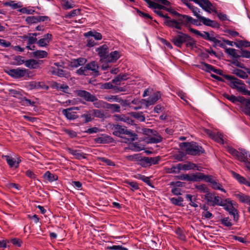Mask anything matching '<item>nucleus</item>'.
<instances>
[{
	"label": "nucleus",
	"instance_id": "34",
	"mask_svg": "<svg viewBox=\"0 0 250 250\" xmlns=\"http://www.w3.org/2000/svg\"><path fill=\"white\" fill-rule=\"evenodd\" d=\"M198 181L200 180H204L205 181L212 184L215 180L211 176L205 175L202 173H197Z\"/></svg>",
	"mask_w": 250,
	"mask_h": 250
},
{
	"label": "nucleus",
	"instance_id": "58",
	"mask_svg": "<svg viewBox=\"0 0 250 250\" xmlns=\"http://www.w3.org/2000/svg\"><path fill=\"white\" fill-rule=\"evenodd\" d=\"M239 58L243 57L246 58H250V51L246 50L241 49L240 51H238Z\"/></svg>",
	"mask_w": 250,
	"mask_h": 250
},
{
	"label": "nucleus",
	"instance_id": "51",
	"mask_svg": "<svg viewBox=\"0 0 250 250\" xmlns=\"http://www.w3.org/2000/svg\"><path fill=\"white\" fill-rule=\"evenodd\" d=\"M110 137L109 136H102L95 139L97 143L105 144L109 141Z\"/></svg>",
	"mask_w": 250,
	"mask_h": 250
},
{
	"label": "nucleus",
	"instance_id": "36",
	"mask_svg": "<svg viewBox=\"0 0 250 250\" xmlns=\"http://www.w3.org/2000/svg\"><path fill=\"white\" fill-rule=\"evenodd\" d=\"M232 174L233 177L235 178L240 183L247 185L248 184L249 181H247L246 178L241 176L240 174L232 171Z\"/></svg>",
	"mask_w": 250,
	"mask_h": 250
},
{
	"label": "nucleus",
	"instance_id": "14",
	"mask_svg": "<svg viewBox=\"0 0 250 250\" xmlns=\"http://www.w3.org/2000/svg\"><path fill=\"white\" fill-rule=\"evenodd\" d=\"M52 35L51 34L47 33L44 35L42 38L38 40L37 42V45L41 47H46L51 41Z\"/></svg>",
	"mask_w": 250,
	"mask_h": 250
},
{
	"label": "nucleus",
	"instance_id": "33",
	"mask_svg": "<svg viewBox=\"0 0 250 250\" xmlns=\"http://www.w3.org/2000/svg\"><path fill=\"white\" fill-rule=\"evenodd\" d=\"M85 37H93L96 40H101L102 39V35L101 33L96 31H90L84 34Z\"/></svg>",
	"mask_w": 250,
	"mask_h": 250
},
{
	"label": "nucleus",
	"instance_id": "26",
	"mask_svg": "<svg viewBox=\"0 0 250 250\" xmlns=\"http://www.w3.org/2000/svg\"><path fill=\"white\" fill-rule=\"evenodd\" d=\"M43 178L49 182H53L58 180V177L57 175L52 173L49 171H46L43 175Z\"/></svg>",
	"mask_w": 250,
	"mask_h": 250
},
{
	"label": "nucleus",
	"instance_id": "46",
	"mask_svg": "<svg viewBox=\"0 0 250 250\" xmlns=\"http://www.w3.org/2000/svg\"><path fill=\"white\" fill-rule=\"evenodd\" d=\"M106 107L113 112H119L121 110V107L118 104H111L106 103Z\"/></svg>",
	"mask_w": 250,
	"mask_h": 250
},
{
	"label": "nucleus",
	"instance_id": "61",
	"mask_svg": "<svg viewBox=\"0 0 250 250\" xmlns=\"http://www.w3.org/2000/svg\"><path fill=\"white\" fill-rule=\"evenodd\" d=\"M161 160L160 156H157L155 157H149L150 165L158 164Z\"/></svg>",
	"mask_w": 250,
	"mask_h": 250
},
{
	"label": "nucleus",
	"instance_id": "19",
	"mask_svg": "<svg viewBox=\"0 0 250 250\" xmlns=\"http://www.w3.org/2000/svg\"><path fill=\"white\" fill-rule=\"evenodd\" d=\"M223 207H224V208L229 212V213L233 216L234 219H238V215L237 213V210L235 209L231 203H230L229 202H226L225 203V206Z\"/></svg>",
	"mask_w": 250,
	"mask_h": 250
},
{
	"label": "nucleus",
	"instance_id": "59",
	"mask_svg": "<svg viewBox=\"0 0 250 250\" xmlns=\"http://www.w3.org/2000/svg\"><path fill=\"white\" fill-rule=\"evenodd\" d=\"M76 73L79 75H87L88 71L86 68V66H82L76 71Z\"/></svg>",
	"mask_w": 250,
	"mask_h": 250
},
{
	"label": "nucleus",
	"instance_id": "7",
	"mask_svg": "<svg viewBox=\"0 0 250 250\" xmlns=\"http://www.w3.org/2000/svg\"><path fill=\"white\" fill-rule=\"evenodd\" d=\"M224 78L230 82V86L232 88L243 90L245 88V84L241 80L229 75H225Z\"/></svg>",
	"mask_w": 250,
	"mask_h": 250
},
{
	"label": "nucleus",
	"instance_id": "30",
	"mask_svg": "<svg viewBox=\"0 0 250 250\" xmlns=\"http://www.w3.org/2000/svg\"><path fill=\"white\" fill-rule=\"evenodd\" d=\"M206 40L212 42L215 45H218L221 47H224V44L219 40L217 39L212 34L208 33V37L207 38Z\"/></svg>",
	"mask_w": 250,
	"mask_h": 250
},
{
	"label": "nucleus",
	"instance_id": "21",
	"mask_svg": "<svg viewBox=\"0 0 250 250\" xmlns=\"http://www.w3.org/2000/svg\"><path fill=\"white\" fill-rule=\"evenodd\" d=\"M42 61H37L34 59H29L25 61V65L30 69H37L40 67Z\"/></svg>",
	"mask_w": 250,
	"mask_h": 250
},
{
	"label": "nucleus",
	"instance_id": "31",
	"mask_svg": "<svg viewBox=\"0 0 250 250\" xmlns=\"http://www.w3.org/2000/svg\"><path fill=\"white\" fill-rule=\"evenodd\" d=\"M87 71L91 70L94 72H98L99 66L97 62L92 61L85 65Z\"/></svg>",
	"mask_w": 250,
	"mask_h": 250
},
{
	"label": "nucleus",
	"instance_id": "28",
	"mask_svg": "<svg viewBox=\"0 0 250 250\" xmlns=\"http://www.w3.org/2000/svg\"><path fill=\"white\" fill-rule=\"evenodd\" d=\"M32 56L36 58L42 59L47 57L48 53L44 50H38L32 53Z\"/></svg>",
	"mask_w": 250,
	"mask_h": 250
},
{
	"label": "nucleus",
	"instance_id": "62",
	"mask_svg": "<svg viewBox=\"0 0 250 250\" xmlns=\"http://www.w3.org/2000/svg\"><path fill=\"white\" fill-rule=\"evenodd\" d=\"M80 14V10L79 9H74L69 12L66 15L67 18H71L77 16Z\"/></svg>",
	"mask_w": 250,
	"mask_h": 250
},
{
	"label": "nucleus",
	"instance_id": "8",
	"mask_svg": "<svg viewBox=\"0 0 250 250\" xmlns=\"http://www.w3.org/2000/svg\"><path fill=\"white\" fill-rule=\"evenodd\" d=\"M224 97L233 103L236 104L239 102L244 104L245 107L243 109V111L246 108V104L247 102L250 101V99H246L243 97L240 96L236 97L233 95H229L227 93L224 94Z\"/></svg>",
	"mask_w": 250,
	"mask_h": 250
},
{
	"label": "nucleus",
	"instance_id": "39",
	"mask_svg": "<svg viewBox=\"0 0 250 250\" xmlns=\"http://www.w3.org/2000/svg\"><path fill=\"white\" fill-rule=\"evenodd\" d=\"M81 118L83 119V121L85 123L91 122L93 119L91 110L87 111L84 113L83 114L81 115Z\"/></svg>",
	"mask_w": 250,
	"mask_h": 250
},
{
	"label": "nucleus",
	"instance_id": "1",
	"mask_svg": "<svg viewBox=\"0 0 250 250\" xmlns=\"http://www.w3.org/2000/svg\"><path fill=\"white\" fill-rule=\"evenodd\" d=\"M178 35L174 36L172 40V42L178 47H181L183 43H186L187 47H193L196 43L194 40L188 34L180 31H176Z\"/></svg>",
	"mask_w": 250,
	"mask_h": 250
},
{
	"label": "nucleus",
	"instance_id": "16",
	"mask_svg": "<svg viewBox=\"0 0 250 250\" xmlns=\"http://www.w3.org/2000/svg\"><path fill=\"white\" fill-rule=\"evenodd\" d=\"M178 168L181 169V170H188L195 169L198 170H200L196 164L190 162H187L185 164H178Z\"/></svg>",
	"mask_w": 250,
	"mask_h": 250
},
{
	"label": "nucleus",
	"instance_id": "64",
	"mask_svg": "<svg viewBox=\"0 0 250 250\" xmlns=\"http://www.w3.org/2000/svg\"><path fill=\"white\" fill-rule=\"evenodd\" d=\"M110 250H127V249L119 245H113L107 247Z\"/></svg>",
	"mask_w": 250,
	"mask_h": 250
},
{
	"label": "nucleus",
	"instance_id": "41",
	"mask_svg": "<svg viewBox=\"0 0 250 250\" xmlns=\"http://www.w3.org/2000/svg\"><path fill=\"white\" fill-rule=\"evenodd\" d=\"M62 5L64 9H69L75 6L74 2L72 0H63Z\"/></svg>",
	"mask_w": 250,
	"mask_h": 250
},
{
	"label": "nucleus",
	"instance_id": "18",
	"mask_svg": "<svg viewBox=\"0 0 250 250\" xmlns=\"http://www.w3.org/2000/svg\"><path fill=\"white\" fill-rule=\"evenodd\" d=\"M199 21L201 22L203 24L206 26H210L213 28H219V24L215 21H212L208 18L204 17H200Z\"/></svg>",
	"mask_w": 250,
	"mask_h": 250
},
{
	"label": "nucleus",
	"instance_id": "54",
	"mask_svg": "<svg viewBox=\"0 0 250 250\" xmlns=\"http://www.w3.org/2000/svg\"><path fill=\"white\" fill-rule=\"evenodd\" d=\"M195 188L201 193H207L208 192V189L207 186L205 184L196 185Z\"/></svg>",
	"mask_w": 250,
	"mask_h": 250
},
{
	"label": "nucleus",
	"instance_id": "22",
	"mask_svg": "<svg viewBox=\"0 0 250 250\" xmlns=\"http://www.w3.org/2000/svg\"><path fill=\"white\" fill-rule=\"evenodd\" d=\"M198 4L207 12L210 13L211 11H213L212 4L208 0H199Z\"/></svg>",
	"mask_w": 250,
	"mask_h": 250
},
{
	"label": "nucleus",
	"instance_id": "47",
	"mask_svg": "<svg viewBox=\"0 0 250 250\" xmlns=\"http://www.w3.org/2000/svg\"><path fill=\"white\" fill-rule=\"evenodd\" d=\"M104 99L109 102H116L120 103L123 101L121 98L118 96L109 95L105 97Z\"/></svg>",
	"mask_w": 250,
	"mask_h": 250
},
{
	"label": "nucleus",
	"instance_id": "29",
	"mask_svg": "<svg viewBox=\"0 0 250 250\" xmlns=\"http://www.w3.org/2000/svg\"><path fill=\"white\" fill-rule=\"evenodd\" d=\"M3 4L4 6L11 7L13 9H16L18 8H21L22 6L21 2L15 3V1L13 0L6 1L5 2H4Z\"/></svg>",
	"mask_w": 250,
	"mask_h": 250
},
{
	"label": "nucleus",
	"instance_id": "40",
	"mask_svg": "<svg viewBox=\"0 0 250 250\" xmlns=\"http://www.w3.org/2000/svg\"><path fill=\"white\" fill-rule=\"evenodd\" d=\"M93 119L94 117H97L99 118H103L104 117V113L103 111L99 109H92L91 110Z\"/></svg>",
	"mask_w": 250,
	"mask_h": 250
},
{
	"label": "nucleus",
	"instance_id": "4",
	"mask_svg": "<svg viewBox=\"0 0 250 250\" xmlns=\"http://www.w3.org/2000/svg\"><path fill=\"white\" fill-rule=\"evenodd\" d=\"M181 147L186 153L191 155H199L204 153V150L197 143L193 142H184L181 144Z\"/></svg>",
	"mask_w": 250,
	"mask_h": 250
},
{
	"label": "nucleus",
	"instance_id": "45",
	"mask_svg": "<svg viewBox=\"0 0 250 250\" xmlns=\"http://www.w3.org/2000/svg\"><path fill=\"white\" fill-rule=\"evenodd\" d=\"M225 52L226 53L231 56L235 59L239 58V52L237 53L236 50L235 49L231 48H227L225 50Z\"/></svg>",
	"mask_w": 250,
	"mask_h": 250
},
{
	"label": "nucleus",
	"instance_id": "15",
	"mask_svg": "<svg viewBox=\"0 0 250 250\" xmlns=\"http://www.w3.org/2000/svg\"><path fill=\"white\" fill-rule=\"evenodd\" d=\"M74 109L78 110L79 108L78 107H70L63 109L62 111V113L67 119L70 120H74L77 119L78 116L74 112H71V110Z\"/></svg>",
	"mask_w": 250,
	"mask_h": 250
},
{
	"label": "nucleus",
	"instance_id": "12",
	"mask_svg": "<svg viewBox=\"0 0 250 250\" xmlns=\"http://www.w3.org/2000/svg\"><path fill=\"white\" fill-rule=\"evenodd\" d=\"M66 150L69 153L72 155L76 159L81 160L86 158V154L82 152L81 150L74 149L70 147H67Z\"/></svg>",
	"mask_w": 250,
	"mask_h": 250
},
{
	"label": "nucleus",
	"instance_id": "25",
	"mask_svg": "<svg viewBox=\"0 0 250 250\" xmlns=\"http://www.w3.org/2000/svg\"><path fill=\"white\" fill-rule=\"evenodd\" d=\"M120 52L119 51H112L109 54H108L105 61L112 62H115L120 58Z\"/></svg>",
	"mask_w": 250,
	"mask_h": 250
},
{
	"label": "nucleus",
	"instance_id": "27",
	"mask_svg": "<svg viewBox=\"0 0 250 250\" xmlns=\"http://www.w3.org/2000/svg\"><path fill=\"white\" fill-rule=\"evenodd\" d=\"M2 158L5 159L10 167L18 168V163L12 157L8 155H3Z\"/></svg>",
	"mask_w": 250,
	"mask_h": 250
},
{
	"label": "nucleus",
	"instance_id": "38",
	"mask_svg": "<svg viewBox=\"0 0 250 250\" xmlns=\"http://www.w3.org/2000/svg\"><path fill=\"white\" fill-rule=\"evenodd\" d=\"M51 73L52 74L57 75L60 77H66L67 75L66 71L59 68H54L53 70L51 71Z\"/></svg>",
	"mask_w": 250,
	"mask_h": 250
},
{
	"label": "nucleus",
	"instance_id": "11",
	"mask_svg": "<svg viewBox=\"0 0 250 250\" xmlns=\"http://www.w3.org/2000/svg\"><path fill=\"white\" fill-rule=\"evenodd\" d=\"M77 95L84 99L86 101L91 102L95 100V96L90 92L84 90H78L77 91Z\"/></svg>",
	"mask_w": 250,
	"mask_h": 250
},
{
	"label": "nucleus",
	"instance_id": "17",
	"mask_svg": "<svg viewBox=\"0 0 250 250\" xmlns=\"http://www.w3.org/2000/svg\"><path fill=\"white\" fill-rule=\"evenodd\" d=\"M236 158L239 161L244 163L248 159H250V154L245 149H239Z\"/></svg>",
	"mask_w": 250,
	"mask_h": 250
},
{
	"label": "nucleus",
	"instance_id": "2",
	"mask_svg": "<svg viewBox=\"0 0 250 250\" xmlns=\"http://www.w3.org/2000/svg\"><path fill=\"white\" fill-rule=\"evenodd\" d=\"M113 134L115 136L123 138V135H127L128 138H125V141H123L125 143H130L137 139V135L135 133L127 130L126 127L119 125H115L113 127Z\"/></svg>",
	"mask_w": 250,
	"mask_h": 250
},
{
	"label": "nucleus",
	"instance_id": "24",
	"mask_svg": "<svg viewBox=\"0 0 250 250\" xmlns=\"http://www.w3.org/2000/svg\"><path fill=\"white\" fill-rule=\"evenodd\" d=\"M161 95L159 92H157L150 96L146 100V103L147 105L154 104L160 98Z\"/></svg>",
	"mask_w": 250,
	"mask_h": 250
},
{
	"label": "nucleus",
	"instance_id": "20",
	"mask_svg": "<svg viewBox=\"0 0 250 250\" xmlns=\"http://www.w3.org/2000/svg\"><path fill=\"white\" fill-rule=\"evenodd\" d=\"M200 68L208 72H213L217 74H220V70L216 69L212 65L205 62H202L201 63Z\"/></svg>",
	"mask_w": 250,
	"mask_h": 250
},
{
	"label": "nucleus",
	"instance_id": "42",
	"mask_svg": "<svg viewBox=\"0 0 250 250\" xmlns=\"http://www.w3.org/2000/svg\"><path fill=\"white\" fill-rule=\"evenodd\" d=\"M170 200L171 203L174 205L180 207L183 206L182 202H183L184 199L182 197H178V198H170Z\"/></svg>",
	"mask_w": 250,
	"mask_h": 250
},
{
	"label": "nucleus",
	"instance_id": "6",
	"mask_svg": "<svg viewBox=\"0 0 250 250\" xmlns=\"http://www.w3.org/2000/svg\"><path fill=\"white\" fill-rule=\"evenodd\" d=\"M7 73L15 79H20L24 77H28L29 71L25 68H17L11 69L7 71Z\"/></svg>",
	"mask_w": 250,
	"mask_h": 250
},
{
	"label": "nucleus",
	"instance_id": "5",
	"mask_svg": "<svg viewBox=\"0 0 250 250\" xmlns=\"http://www.w3.org/2000/svg\"><path fill=\"white\" fill-rule=\"evenodd\" d=\"M144 133L147 135V142L150 144H157L163 140L162 137L155 130L146 128L144 131Z\"/></svg>",
	"mask_w": 250,
	"mask_h": 250
},
{
	"label": "nucleus",
	"instance_id": "50",
	"mask_svg": "<svg viewBox=\"0 0 250 250\" xmlns=\"http://www.w3.org/2000/svg\"><path fill=\"white\" fill-rule=\"evenodd\" d=\"M214 197L215 195L213 193L208 192L205 194V199L207 200L208 205L212 206Z\"/></svg>",
	"mask_w": 250,
	"mask_h": 250
},
{
	"label": "nucleus",
	"instance_id": "13",
	"mask_svg": "<svg viewBox=\"0 0 250 250\" xmlns=\"http://www.w3.org/2000/svg\"><path fill=\"white\" fill-rule=\"evenodd\" d=\"M182 20L181 19L180 21H182V26H188L191 24L195 25H200V23H199V20L194 19L192 17L187 15L182 16Z\"/></svg>",
	"mask_w": 250,
	"mask_h": 250
},
{
	"label": "nucleus",
	"instance_id": "43",
	"mask_svg": "<svg viewBox=\"0 0 250 250\" xmlns=\"http://www.w3.org/2000/svg\"><path fill=\"white\" fill-rule=\"evenodd\" d=\"M189 31L192 33L202 37L205 40H206L207 38L208 37V32L204 31L203 33H201L199 31L193 28H190Z\"/></svg>",
	"mask_w": 250,
	"mask_h": 250
},
{
	"label": "nucleus",
	"instance_id": "60",
	"mask_svg": "<svg viewBox=\"0 0 250 250\" xmlns=\"http://www.w3.org/2000/svg\"><path fill=\"white\" fill-rule=\"evenodd\" d=\"M25 21L29 24L36 23L38 22L37 16H28L26 18Z\"/></svg>",
	"mask_w": 250,
	"mask_h": 250
},
{
	"label": "nucleus",
	"instance_id": "55",
	"mask_svg": "<svg viewBox=\"0 0 250 250\" xmlns=\"http://www.w3.org/2000/svg\"><path fill=\"white\" fill-rule=\"evenodd\" d=\"M91 102L93 103V105L96 108H102L104 106V104H106L105 102L103 101L99 100L95 96V100L94 101H91Z\"/></svg>",
	"mask_w": 250,
	"mask_h": 250
},
{
	"label": "nucleus",
	"instance_id": "37",
	"mask_svg": "<svg viewBox=\"0 0 250 250\" xmlns=\"http://www.w3.org/2000/svg\"><path fill=\"white\" fill-rule=\"evenodd\" d=\"M236 196L240 202L246 203L248 205H250V198L249 196L243 193L237 194H236Z\"/></svg>",
	"mask_w": 250,
	"mask_h": 250
},
{
	"label": "nucleus",
	"instance_id": "3",
	"mask_svg": "<svg viewBox=\"0 0 250 250\" xmlns=\"http://www.w3.org/2000/svg\"><path fill=\"white\" fill-rule=\"evenodd\" d=\"M173 16L176 17V19H171L168 15L166 16V20L164 21V24L167 26L175 28L178 30L182 29V21H180L182 20V16H185V15H182L177 11L170 10H168Z\"/></svg>",
	"mask_w": 250,
	"mask_h": 250
},
{
	"label": "nucleus",
	"instance_id": "32",
	"mask_svg": "<svg viewBox=\"0 0 250 250\" xmlns=\"http://www.w3.org/2000/svg\"><path fill=\"white\" fill-rule=\"evenodd\" d=\"M226 202H227V200H223L220 196H215V197H214L213 202L212 204V206H225V203H226Z\"/></svg>",
	"mask_w": 250,
	"mask_h": 250
},
{
	"label": "nucleus",
	"instance_id": "23",
	"mask_svg": "<svg viewBox=\"0 0 250 250\" xmlns=\"http://www.w3.org/2000/svg\"><path fill=\"white\" fill-rule=\"evenodd\" d=\"M177 178L181 180H185L187 181H198L197 174H182L177 176Z\"/></svg>",
	"mask_w": 250,
	"mask_h": 250
},
{
	"label": "nucleus",
	"instance_id": "44",
	"mask_svg": "<svg viewBox=\"0 0 250 250\" xmlns=\"http://www.w3.org/2000/svg\"><path fill=\"white\" fill-rule=\"evenodd\" d=\"M14 65H20L23 63L25 64V61L23 59V57L21 56H16L13 58Z\"/></svg>",
	"mask_w": 250,
	"mask_h": 250
},
{
	"label": "nucleus",
	"instance_id": "9",
	"mask_svg": "<svg viewBox=\"0 0 250 250\" xmlns=\"http://www.w3.org/2000/svg\"><path fill=\"white\" fill-rule=\"evenodd\" d=\"M205 132L213 140L220 144H224L223 135L219 132L212 131L209 129H206Z\"/></svg>",
	"mask_w": 250,
	"mask_h": 250
},
{
	"label": "nucleus",
	"instance_id": "56",
	"mask_svg": "<svg viewBox=\"0 0 250 250\" xmlns=\"http://www.w3.org/2000/svg\"><path fill=\"white\" fill-rule=\"evenodd\" d=\"M136 178L139 180H141L147 184L149 186H151V183L150 178L148 177H146L145 175H141V174H138Z\"/></svg>",
	"mask_w": 250,
	"mask_h": 250
},
{
	"label": "nucleus",
	"instance_id": "63",
	"mask_svg": "<svg viewBox=\"0 0 250 250\" xmlns=\"http://www.w3.org/2000/svg\"><path fill=\"white\" fill-rule=\"evenodd\" d=\"M125 183L132 188V190H137L139 188L138 184L136 182L126 181Z\"/></svg>",
	"mask_w": 250,
	"mask_h": 250
},
{
	"label": "nucleus",
	"instance_id": "49",
	"mask_svg": "<svg viewBox=\"0 0 250 250\" xmlns=\"http://www.w3.org/2000/svg\"><path fill=\"white\" fill-rule=\"evenodd\" d=\"M139 164L143 167H146L150 166L148 157H142L139 160Z\"/></svg>",
	"mask_w": 250,
	"mask_h": 250
},
{
	"label": "nucleus",
	"instance_id": "35",
	"mask_svg": "<svg viewBox=\"0 0 250 250\" xmlns=\"http://www.w3.org/2000/svg\"><path fill=\"white\" fill-rule=\"evenodd\" d=\"M221 224L224 227H227L228 229H230L233 225L231 219L229 217H224L220 220Z\"/></svg>",
	"mask_w": 250,
	"mask_h": 250
},
{
	"label": "nucleus",
	"instance_id": "48",
	"mask_svg": "<svg viewBox=\"0 0 250 250\" xmlns=\"http://www.w3.org/2000/svg\"><path fill=\"white\" fill-rule=\"evenodd\" d=\"M233 73L235 74L237 76L242 79H245L248 77L247 73L241 69H235L234 70Z\"/></svg>",
	"mask_w": 250,
	"mask_h": 250
},
{
	"label": "nucleus",
	"instance_id": "57",
	"mask_svg": "<svg viewBox=\"0 0 250 250\" xmlns=\"http://www.w3.org/2000/svg\"><path fill=\"white\" fill-rule=\"evenodd\" d=\"M211 184L213 189H218L224 192H226L225 189L222 188V186L220 184L217 183L215 180H214Z\"/></svg>",
	"mask_w": 250,
	"mask_h": 250
},
{
	"label": "nucleus",
	"instance_id": "52",
	"mask_svg": "<svg viewBox=\"0 0 250 250\" xmlns=\"http://www.w3.org/2000/svg\"><path fill=\"white\" fill-rule=\"evenodd\" d=\"M193 196L191 194H186V198L187 200L189 201L190 202L189 205L193 207L197 208L198 207V205L196 204L194 201L196 200V198H194V200H193L192 199Z\"/></svg>",
	"mask_w": 250,
	"mask_h": 250
},
{
	"label": "nucleus",
	"instance_id": "53",
	"mask_svg": "<svg viewBox=\"0 0 250 250\" xmlns=\"http://www.w3.org/2000/svg\"><path fill=\"white\" fill-rule=\"evenodd\" d=\"M118 120L121 121H123L125 123H126L128 124L131 125L133 124V120L130 118L129 117L125 115H120L118 117Z\"/></svg>",
	"mask_w": 250,
	"mask_h": 250
},
{
	"label": "nucleus",
	"instance_id": "10",
	"mask_svg": "<svg viewBox=\"0 0 250 250\" xmlns=\"http://www.w3.org/2000/svg\"><path fill=\"white\" fill-rule=\"evenodd\" d=\"M96 52L97 53L101 59L105 61L108 54V47L106 44H103L102 46L96 49Z\"/></svg>",
	"mask_w": 250,
	"mask_h": 250
}]
</instances>
